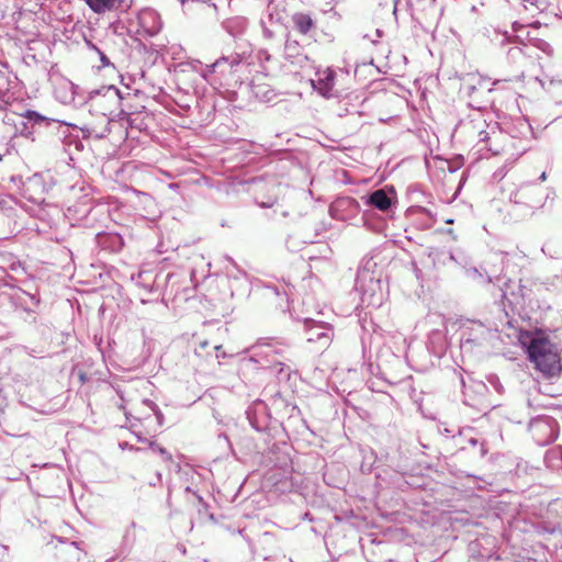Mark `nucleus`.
Instances as JSON below:
<instances>
[{"instance_id":"f257e3e1","label":"nucleus","mask_w":562,"mask_h":562,"mask_svg":"<svg viewBox=\"0 0 562 562\" xmlns=\"http://www.w3.org/2000/svg\"><path fill=\"white\" fill-rule=\"evenodd\" d=\"M519 342L537 370L546 375H554L560 371L559 349L544 333L522 331L519 334Z\"/></svg>"},{"instance_id":"f03ea898","label":"nucleus","mask_w":562,"mask_h":562,"mask_svg":"<svg viewBox=\"0 0 562 562\" xmlns=\"http://www.w3.org/2000/svg\"><path fill=\"white\" fill-rule=\"evenodd\" d=\"M284 346L279 341L258 342L250 348L251 358L258 362L270 367L272 363H279L277 357L282 356Z\"/></svg>"},{"instance_id":"7ed1b4c3","label":"nucleus","mask_w":562,"mask_h":562,"mask_svg":"<svg viewBox=\"0 0 562 562\" xmlns=\"http://www.w3.org/2000/svg\"><path fill=\"white\" fill-rule=\"evenodd\" d=\"M304 325L308 342L317 344L318 349H325L330 345L334 334L328 324L305 319Z\"/></svg>"},{"instance_id":"20e7f679","label":"nucleus","mask_w":562,"mask_h":562,"mask_svg":"<svg viewBox=\"0 0 562 562\" xmlns=\"http://www.w3.org/2000/svg\"><path fill=\"white\" fill-rule=\"evenodd\" d=\"M334 81L335 72L329 68L317 70L316 78L311 80L313 88L325 98L334 97Z\"/></svg>"},{"instance_id":"39448f33","label":"nucleus","mask_w":562,"mask_h":562,"mask_svg":"<svg viewBox=\"0 0 562 562\" xmlns=\"http://www.w3.org/2000/svg\"><path fill=\"white\" fill-rule=\"evenodd\" d=\"M123 0H85L87 5L95 13H104L121 5Z\"/></svg>"},{"instance_id":"423d86ee","label":"nucleus","mask_w":562,"mask_h":562,"mask_svg":"<svg viewBox=\"0 0 562 562\" xmlns=\"http://www.w3.org/2000/svg\"><path fill=\"white\" fill-rule=\"evenodd\" d=\"M368 203L384 212L391 207L392 202L391 198L384 192V190H376L369 195Z\"/></svg>"},{"instance_id":"0eeeda50","label":"nucleus","mask_w":562,"mask_h":562,"mask_svg":"<svg viewBox=\"0 0 562 562\" xmlns=\"http://www.w3.org/2000/svg\"><path fill=\"white\" fill-rule=\"evenodd\" d=\"M292 21L296 30L302 34L308 33L311 29L314 26L312 18L305 13H295L292 16Z\"/></svg>"},{"instance_id":"6e6552de","label":"nucleus","mask_w":562,"mask_h":562,"mask_svg":"<svg viewBox=\"0 0 562 562\" xmlns=\"http://www.w3.org/2000/svg\"><path fill=\"white\" fill-rule=\"evenodd\" d=\"M465 274L469 279L473 281H482L486 283L491 281V278L488 277L486 270H484V273H482L477 268H468L465 270Z\"/></svg>"},{"instance_id":"1a4fd4ad","label":"nucleus","mask_w":562,"mask_h":562,"mask_svg":"<svg viewBox=\"0 0 562 562\" xmlns=\"http://www.w3.org/2000/svg\"><path fill=\"white\" fill-rule=\"evenodd\" d=\"M147 18H148V19H151V20L154 21V23H155V24L151 26V29L149 30V34H150V35H155V34H157V33L160 31V29H161V25H160L159 18H158L157 13H156V12H154V11H149V12L145 13V14H144V16H143L142 19H143V21H144V20H145V19H147Z\"/></svg>"},{"instance_id":"9d476101","label":"nucleus","mask_w":562,"mask_h":562,"mask_svg":"<svg viewBox=\"0 0 562 562\" xmlns=\"http://www.w3.org/2000/svg\"><path fill=\"white\" fill-rule=\"evenodd\" d=\"M150 448L153 451L158 452L164 458V460L171 461L172 457L165 448L159 447L155 442H150Z\"/></svg>"},{"instance_id":"9b49d317","label":"nucleus","mask_w":562,"mask_h":562,"mask_svg":"<svg viewBox=\"0 0 562 562\" xmlns=\"http://www.w3.org/2000/svg\"><path fill=\"white\" fill-rule=\"evenodd\" d=\"M151 411L155 412V415L157 417V420H158V424L161 425L162 424V414L157 409V406L155 405V403H153L151 401H145L144 402Z\"/></svg>"},{"instance_id":"f8f14e48","label":"nucleus","mask_w":562,"mask_h":562,"mask_svg":"<svg viewBox=\"0 0 562 562\" xmlns=\"http://www.w3.org/2000/svg\"><path fill=\"white\" fill-rule=\"evenodd\" d=\"M26 117H29V119H31V120H34V121H41V120H43V117H42L38 113H36V112H34V111H27V112H26Z\"/></svg>"},{"instance_id":"ddd939ff","label":"nucleus","mask_w":562,"mask_h":562,"mask_svg":"<svg viewBox=\"0 0 562 562\" xmlns=\"http://www.w3.org/2000/svg\"><path fill=\"white\" fill-rule=\"evenodd\" d=\"M524 2H525V8H528V5L535 4L533 0H524Z\"/></svg>"},{"instance_id":"4468645a","label":"nucleus","mask_w":562,"mask_h":562,"mask_svg":"<svg viewBox=\"0 0 562 562\" xmlns=\"http://www.w3.org/2000/svg\"><path fill=\"white\" fill-rule=\"evenodd\" d=\"M232 22H233V21H231V22H228V23L231 24ZM234 22H236V23H238V24H240V25L245 23V21H244V20H241V19H236Z\"/></svg>"},{"instance_id":"2eb2a0df","label":"nucleus","mask_w":562,"mask_h":562,"mask_svg":"<svg viewBox=\"0 0 562 562\" xmlns=\"http://www.w3.org/2000/svg\"><path fill=\"white\" fill-rule=\"evenodd\" d=\"M555 454H562L560 451H551L548 457H552V456H555Z\"/></svg>"},{"instance_id":"dca6fc26","label":"nucleus","mask_w":562,"mask_h":562,"mask_svg":"<svg viewBox=\"0 0 562 562\" xmlns=\"http://www.w3.org/2000/svg\"><path fill=\"white\" fill-rule=\"evenodd\" d=\"M362 278H364V276L358 274V277H357V284H360Z\"/></svg>"},{"instance_id":"f3484780","label":"nucleus","mask_w":562,"mask_h":562,"mask_svg":"<svg viewBox=\"0 0 562 562\" xmlns=\"http://www.w3.org/2000/svg\"><path fill=\"white\" fill-rule=\"evenodd\" d=\"M221 63V60H216L211 67H212V70L215 69L216 66H218Z\"/></svg>"},{"instance_id":"a211bd4d","label":"nucleus","mask_w":562,"mask_h":562,"mask_svg":"<svg viewBox=\"0 0 562 562\" xmlns=\"http://www.w3.org/2000/svg\"><path fill=\"white\" fill-rule=\"evenodd\" d=\"M540 179H541V181H544V180L547 179V175H546V172H542V173H541Z\"/></svg>"}]
</instances>
